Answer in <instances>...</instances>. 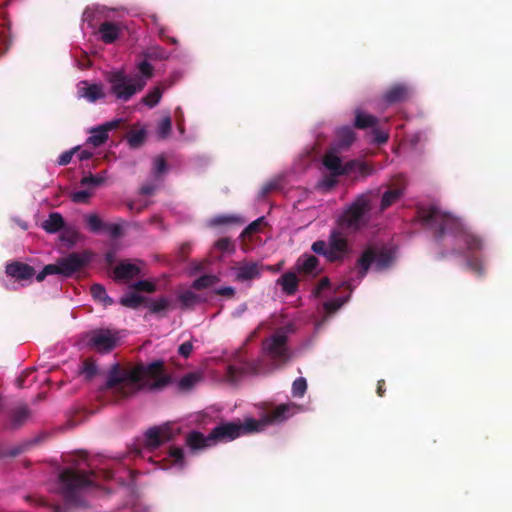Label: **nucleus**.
<instances>
[{
    "label": "nucleus",
    "mask_w": 512,
    "mask_h": 512,
    "mask_svg": "<svg viewBox=\"0 0 512 512\" xmlns=\"http://www.w3.org/2000/svg\"><path fill=\"white\" fill-rule=\"evenodd\" d=\"M416 218L432 232L433 239L438 245H443L447 236L452 237L455 246L450 250L441 251L440 259L449 255L464 256L466 252L472 254L483 248L484 244L480 236L465 227L459 218L442 211L436 205L418 207Z\"/></svg>",
    "instance_id": "nucleus-1"
},
{
    "label": "nucleus",
    "mask_w": 512,
    "mask_h": 512,
    "mask_svg": "<svg viewBox=\"0 0 512 512\" xmlns=\"http://www.w3.org/2000/svg\"><path fill=\"white\" fill-rule=\"evenodd\" d=\"M170 381L171 377L165 373L162 360H156L147 365L138 364L130 368L115 363L107 373L103 389L111 390L113 396L120 400L129 398L145 388L162 389Z\"/></svg>",
    "instance_id": "nucleus-2"
},
{
    "label": "nucleus",
    "mask_w": 512,
    "mask_h": 512,
    "mask_svg": "<svg viewBox=\"0 0 512 512\" xmlns=\"http://www.w3.org/2000/svg\"><path fill=\"white\" fill-rule=\"evenodd\" d=\"M92 476L94 472H84L74 468L63 469L58 477V490L65 502L79 504L82 490L93 485Z\"/></svg>",
    "instance_id": "nucleus-3"
},
{
    "label": "nucleus",
    "mask_w": 512,
    "mask_h": 512,
    "mask_svg": "<svg viewBox=\"0 0 512 512\" xmlns=\"http://www.w3.org/2000/svg\"><path fill=\"white\" fill-rule=\"evenodd\" d=\"M377 191H367L358 195L353 202L347 206L339 217V226L351 232L358 231L367 222L365 216L371 211L372 197L377 196Z\"/></svg>",
    "instance_id": "nucleus-4"
},
{
    "label": "nucleus",
    "mask_w": 512,
    "mask_h": 512,
    "mask_svg": "<svg viewBox=\"0 0 512 512\" xmlns=\"http://www.w3.org/2000/svg\"><path fill=\"white\" fill-rule=\"evenodd\" d=\"M262 430V423L253 418H246L243 422L240 420L231 422H221L216 425L209 433V439L213 444L218 442H229L236 438Z\"/></svg>",
    "instance_id": "nucleus-5"
},
{
    "label": "nucleus",
    "mask_w": 512,
    "mask_h": 512,
    "mask_svg": "<svg viewBox=\"0 0 512 512\" xmlns=\"http://www.w3.org/2000/svg\"><path fill=\"white\" fill-rule=\"evenodd\" d=\"M105 79L110 85V93L124 102L129 101L146 85V81L142 77L138 75L131 77L123 70L108 72Z\"/></svg>",
    "instance_id": "nucleus-6"
},
{
    "label": "nucleus",
    "mask_w": 512,
    "mask_h": 512,
    "mask_svg": "<svg viewBox=\"0 0 512 512\" xmlns=\"http://www.w3.org/2000/svg\"><path fill=\"white\" fill-rule=\"evenodd\" d=\"M262 349L276 368L285 366L293 356L288 346V335L283 328L263 340Z\"/></svg>",
    "instance_id": "nucleus-7"
},
{
    "label": "nucleus",
    "mask_w": 512,
    "mask_h": 512,
    "mask_svg": "<svg viewBox=\"0 0 512 512\" xmlns=\"http://www.w3.org/2000/svg\"><path fill=\"white\" fill-rule=\"evenodd\" d=\"M392 254L388 249H377L374 247L366 248L356 262L357 275L359 279H363L372 264H375L377 271L387 269L392 263Z\"/></svg>",
    "instance_id": "nucleus-8"
},
{
    "label": "nucleus",
    "mask_w": 512,
    "mask_h": 512,
    "mask_svg": "<svg viewBox=\"0 0 512 512\" xmlns=\"http://www.w3.org/2000/svg\"><path fill=\"white\" fill-rule=\"evenodd\" d=\"M89 262L85 254L72 252L68 256L59 258L56 263L44 266L47 275L58 274L64 278H69L81 270Z\"/></svg>",
    "instance_id": "nucleus-9"
},
{
    "label": "nucleus",
    "mask_w": 512,
    "mask_h": 512,
    "mask_svg": "<svg viewBox=\"0 0 512 512\" xmlns=\"http://www.w3.org/2000/svg\"><path fill=\"white\" fill-rule=\"evenodd\" d=\"M116 333L109 329H97L90 333L88 344L97 351L109 352L118 342Z\"/></svg>",
    "instance_id": "nucleus-10"
},
{
    "label": "nucleus",
    "mask_w": 512,
    "mask_h": 512,
    "mask_svg": "<svg viewBox=\"0 0 512 512\" xmlns=\"http://www.w3.org/2000/svg\"><path fill=\"white\" fill-rule=\"evenodd\" d=\"M299 406L294 403H284L276 406L274 409L268 411L262 420V428L267 424H280L291 418L297 413Z\"/></svg>",
    "instance_id": "nucleus-11"
},
{
    "label": "nucleus",
    "mask_w": 512,
    "mask_h": 512,
    "mask_svg": "<svg viewBox=\"0 0 512 512\" xmlns=\"http://www.w3.org/2000/svg\"><path fill=\"white\" fill-rule=\"evenodd\" d=\"M235 279L238 282H249L260 278L263 265L254 261H242L233 267Z\"/></svg>",
    "instance_id": "nucleus-12"
},
{
    "label": "nucleus",
    "mask_w": 512,
    "mask_h": 512,
    "mask_svg": "<svg viewBox=\"0 0 512 512\" xmlns=\"http://www.w3.org/2000/svg\"><path fill=\"white\" fill-rule=\"evenodd\" d=\"M7 276L13 278L16 281H28L31 280L35 275V269L23 262L12 261L5 267Z\"/></svg>",
    "instance_id": "nucleus-13"
},
{
    "label": "nucleus",
    "mask_w": 512,
    "mask_h": 512,
    "mask_svg": "<svg viewBox=\"0 0 512 512\" xmlns=\"http://www.w3.org/2000/svg\"><path fill=\"white\" fill-rule=\"evenodd\" d=\"M77 94L79 98H84L91 103L105 97L102 84H90L87 80H83L78 83Z\"/></svg>",
    "instance_id": "nucleus-14"
},
{
    "label": "nucleus",
    "mask_w": 512,
    "mask_h": 512,
    "mask_svg": "<svg viewBox=\"0 0 512 512\" xmlns=\"http://www.w3.org/2000/svg\"><path fill=\"white\" fill-rule=\"evenodd\" d=\"M171 440V434L166 428L152 427L145 433V443L150 449H156Z\"/></svg>",
    "instance_id": "nucleus-15"
},
{
    "label": "nucleus",
    "mask_w": 512,
    "mask_h": 512,
    "mask_svg": "<svg viewBox=\"0 0 512 512\" xmlns=\"http://www.w3.org/2000/svg\"><path fill=\"white\" fill-rule=\"evenodd\" d=\"M118 122H108L102 126L97 128H93L91 130V135L87 139V144L92 145L93 147H99L104 144L108 139V132L117 127Z\"/></svg>",
    "instance_id": "nucleus-16"
},
{
    "label": "nucleus",
    "mask_w": 512,
    "mask_h": 512,
    "mask_svg": "<svg viewBox=\"0 0 512 512\" xmlns=\"http://www.w3.org/2000/svg\"><path fill=\"white\" fill-rule=\"evenodd\" d=\"M410 95L409 88L404 84H395L391 86L383 95L385 103L392 105L408 100Z\"/></svg>",
    "instance_id": "nucleus-17"
},
{
    "label": "nucleus",
    "mask_w": 512,
    "mask_h": 512,
    "mask_svg": "<svg viewBox=\"0 0 512 512\" xmlns=\"http://www.w3.org/2000/svg\"><path fill=\"white\" fill-rule=\"evenodd\" d=\"M373 168L367 163L359 160H350L342 165L341 171H338L341 176L359 174L363 177L371 175Z\"/></svg>",
    "instance_id": "nucleus-18"
},
{
    "label": "nucleus",
    "mask_w": 512,
    "mask_h": 512,
    "mask_svg": "<svg viewBox=\"0 0 512 512\" xmlns=\"http://www.w3.org/2000/svg\"><path fill=\"white\" fill-rule=\"evenodd\" d=\"M114 277L117 280H130L137 277L140 274V268L133 263L120 262L114 268Z\"/></svg>",
    "instance_id": "nucleus-19"
},
{
    "label": "nucleus",
    "mask_w": 512,
    "mask_h": 512,
    "mask_svg": "<svg viewBox=\"0 0 512 512\" xmlns=\"http://www.w3.org/2000/svg\"><path fill=\"white\" fill-rule=\"evenodd\" d=\"M98 31L101 40L106 44H111L118 39L121 29L118 24L105 21L100 24Z\"/></svg>",
    "instance_id": "nucleus-20"
},
{
    "label": "nucleus",
    "mask_w": 512,
    "mask_h": 512,
    "mask_svg": "<svg viewBox=\"0 0 512 512\" xmlns=\"http://www.w3.org/2000/svg\"><path fill=\"white\" fill-rule=\"evenodd\" d=\"M277 284L286 295L292 296L298 290L299 279L294 272H286L277 279Z\"/></svg>",
    "instance_id": "nucleus-21"
},
{
    "label": "nucleus",
    "mask_w": 512,
    "mask_h": 512,
    "mask_svg": "<svg viewBox=\"0 0 512 512\" xmlns=\"http://www.w3.org/2000/svg\"><path fill=\"white\" fill-rule=\"evenodd\" d=\"M355 140V133L350 127L339 128L336 132L335 149L341 151L347 149Z\"/></svg>",
    "instance_id": "nucleus-22"
},
{
    "label": "nucleus",
    "mask_w": 512,
    "mask_h": 512,
    "mask_svg": "<svg viewBox=\"0 0 512 512\" xmlns=\"http://www.w3.org/2000/svg\"><path fill=\"white\" fill-rule=\"evenodd\" d=\"M31 411L26 405L14 408L10 413L9 426L11 429H18L29 419Z\"/></svg>",
    "instance_id": "nucleus-23"
},
{
    "label": "nucleus",
    "mask_w": 512,
    "mask_h": 512,
    "mask_svg": "<svg viewBox=\"0 0 512 512\" xmlns=\"http://www.w3.org/2000/svg\"><path fill=\"white\" fill-rule=\"evenodd\" d=\"M186 444L192 450H198L211 446L213 441L209 439V434L205 436L201 432L192 431L186 437Z\"/></svg>",
    "instance_id": "nucleus-24"
},
{
    "label": "nucleus",
    "mask_w": 512,
    "mask_h": 512,
    "mask_svg": "<svg viewBox=\"0 0 512 512\" xmlns=\"http://www.w3.org/2000/svg\"><path fill=\"white\" fill-rule=\"evenodd\" d=\"M404 194L402 186H395L385 191L381 198L380 210L385 211L394 203H396Z\"/></svg>",
    "instance_id": "nucleus-25"
},
{
    "label": "nucleus",
    "mask_w": 512,
    "mask_h": 512,
    "mask_svg": "<svg viewBox=\"0 0 512 512\" xmlns=\"http://www.w3.org/2000/svg\"><path fill=\"white\" fill-rule=\"evenodd\" d=\"M339 150L335 149V148H331L330 150H328L324 157H323V165L330 171V172H334V175H340V173H338V171H341V168H342V160L341 158L337 155V152Z\"/></svg>",
    "instance_id": "nucleus-26"
},
{
    "label": "nucleus",
    "mask_w": 512,
    "mask_h": 512,
    "mask_svg": "<svg viewBox=\"0 0 512 512\" xmlns=\"http://www.w3.org/2000/svg\"><path fill=\"white\" fill-rule=\"evenodd\" d=\"M65 226L63 216L58 212L49 214L48 219L42 223V228L50 234H54L62 230Z\"/></svg>",
    "instance_id": "nucleus-27"
},
{
    "label": "nucleus",
    "mask_w": 512,
    "mask_h": 512,
    "mask_svg": "<svg viewBox=\"0 0 512 512\" xmlns=\"http://www.w3.org/2000/svg\"><path fill=\"white\" fill-rule=\"evenodd\" d=\"M354 125L358 129L374 128L378 125V118L357 109L355 112Z\"/></svg>",
    "instance_id": "nucleus-28"
},
{
    "label": "nucleus",
    "mask_w": 512,
    "mask_h": 512,
    "mask_svg": "<svg viewBox=\"0 0 512 512\" xmlns=\"http://www.w3.org/2000/svg\"><path fill=\"white\" fill-rule=\"evenodd\" d=\"M328 246L342 255H345L348 250L347 239L338 231L331 232Z\"/></svg>",
    "instance_id": "nucleus-29"
},
{
    "label": "nucleus",
    "mask_w": 512,
    "mask_h": 512,
    "mask_svg": "<svg viewBox=\"0 0 512 512\" xmlns=\"http://www.w3.org/2000/svg\"><path fill=\"white\" fill-rule=\"evenodd\" d=\"M319 265V260L317 257L313 255L307 256L305 259H298L296 266L300 273L305 275H310L315 272Z\"/></svg>",
    "instance_id": "nucleus-30"
},
{
    "label": "nucleus",
    "mask_w": 512,
    "mask_h": 512,
    "mask_svg": "<svg viewBox=\"0 0 512 512\" xmlns=\"http://www.w3.org/2000/svg\"><path fill=\"white\" fill-rule=\"evenodd\" d=\"M90 293L94 300L102 303L105 307L114 303L113 299L107 295L106 289L101 284H93L90 287Z\"/></svg>",
    "instance_id": "nucleus-31"
},
{
    "label": "nucleus",
    "mask_w": 512,
    "mask_h": 512,
    "mask_svg": "<svg viewBox=\"0 0 512 512\" xmlns=\"http://www.w3.org/2000/svg\"><path fill=\"white\" fill-rule=\"evenodd\" d=\"M200 379V374L188 373L180 379L178 383L179 389L182 391H188L192 389L200 381Z\"/></svg>",
    "instance_id": "nucleus-32"
},
{
    "label": "nucleus",
    "mask_w": 512,
    "mask_h": 512,
    "mask_svg": "<svg viewBox=\"0 0 512 512\" xmlns=\"http://www.w3.org/2000/svg\"><path fill=\"white\" fill-rule=\"evenodd\" d=\"M144 300L145 298L143 296L138 295L137 293H130L121 297L120 304L127 308L136 309L144 302Z\"/></svg>",
    "instance_id": "nucleus-33"
},
{
    "label": "nucleus",
    "mask_w": 512,
    "mask_h": 512,
    "mask_svg": "<svg viewBox=\"0 0 512 512\" xmlns=\"http://www.w3.org/2000/svg\"><path fill=\"white\" fill-rule=\"evenodd\" d=\"M178 298L183 308L193 307L201 301V298L190 290L181 293Z\"/></svg>",
    "instance_id": "nucleus-34"
},
{
    "label": "nucleus",
    "mask_w": 512,
    "mask_h": 512,
    "mask_svg": "<svg viewBox=\"0 0 512 512\" xmlns=\"http://www.w3.org/2000/svg\"><path fill=\"white\" fill-rule=\"evenodd\" d=\"M144 56L146 59L163 60L168 57V54L164 48L155 45L148 47L144 52Z\"/></svg>",
    "instance_id": "nucleus-35"
},
{
    "label": "nucleus",
    "mask_w": 512,
    "mask_h": 512,
    "mask_svg": "<svg viewBox=\"0 0 512 512\" xmlns=\"http://www.w3.org/2000/svg\"><path fill=\"white\" fill-rule=\"evenodd\" d=\"M85 220L89 230L93 233L104 230L106 225L97 214H89L85 217Z\"/></svg>",
    "instance_id": "nucleus-36"
},
{
    "label": "nucleus",
    "mask_w": 512,
    "mask_h": 512,
    "mask_svg": "<svg viewBox=\"0 0 512 512\" xmlns=\"http://www.w3.org/2000/svg\"><path fill=\"white\" fill-rule=\"evenodd\" d=\"M146 138V131L144 129L133 130L128 133L127 141L133 148L139 147Z\"/></svg>",
    "instance_id": "nucleus-37"
},
{
    "label": "nucleus",
    "mask_w": 512,
    "mask_h": 512,
    "mask_svg": "<svg viewBox=\"0 0 512 512\" xmlns=\"http://www.w3.org/2000/svg\"><path fill=\"white\" fill-rule=\"evenodd\" d=\"M217 281H218V278L214 275H203V276L197 278L193 282L192 287L197 290H201V289H205L207 287L212 286Z\"/></svg>",
    "instance_id": "nucleus-38"
},
{
    "label": "nucleus",
    "mask_w": 512,
    "mask_h": 512,
    "mask_svg": "<svg viewBox=\"0 0 512 512\" xmlns=\"http://www.w3.org/2000/svg\"><path fill=\"white\" fill-rule=\"evenodd\" d=\"M162 97V91L159 87H155L150 91L143 99L142 102L148 107L152 108L156 106Z\"/></svg>",
    "instance_id": "nucleus-39"
},
{
    "label": "nucleus",
    "mask_w": 512,
    "mask_h": 512,
    "mask_svg": "<svg viewBox=\"0 0 512 512\" xmlns=\"http://www.w3.org/2000/svg\"><path fill=\"white\" fill-rule=\"evenodd\" d=\"M80 373L84 375L87 380H91L97 374V366L94 360L91 358L84 360Z\"/></svg>",
    "instance_id": "nucleus-40"
},
{
    "label": "nucleus",
    "mask_w": 512,
    "mask_h": 512,
    "mask_svg": "<svg viewBox=\"0 0 512 512\" xmlns=\"http://www.w3.org/2000/svg\"><path fill=\"white\" fill-rule=\"evenodd\" d=\"M466 265L469 269H471L473 272L477 273L479 276L484 274V266L478 257L468 255L466 260Z\"/></svg>",
    "instance_id": "nucleus-41"
},
{
    "label": "nucleus",
    "mask_w": 512,
    "mask_h": 512,
    "mask_svg": "<svg viewBox=\"0 0 512 512\" xmlns=\"http://www.w3.org/2000/svg\"><path fill=\"white\" fill-rule=\"evenodd\" d=\"M307 390V381L303 377L294 380L292 384V394L294 397H303Z\"/></svg>",
    "instance_id": "nucleus-42"
},
{
    "label": "nucleus",
    "mask_w": 512,
    "mask_h": 512,
    "mask_svg": "<svg viewBox=\"0 0 512 512\" xmlns=\"http://www.w3.org/2000/svg\"><path fill=\"white\" fill-rule=\"evenodd\" d=\"M348 298H335L324 303V310L327 314H333L338 311Z\"/></svg>",
    "instance_id": "nucleus-43"
},
{
    "label": "nucleus",
    "mask_w": 512,
    "mask_h": 512,
    "mask_svg": "<svg viewBox=\"0 0 512 512\" xmlns=\"http://www.w3.org/2000/svg\"><path fill=\"white\" fill-rule=\"evenodd\" d=\"M172 129V120L170 116L164 117L158 125V135L161 138H167Z\"/></svg>",
    "instance_id": "nucleus-44"
},
{
    "label": "nucleus",
    "mask_w": 512,
    "mask_h": 512,
    "mask_svg": "<svg viewBox=\"0 0 512 512\" xmlns=\"http://www.w3.org/2000/svg\"><path fill=\"white\" fill-rule=\"evenodd\" d=\"M105 181V177L102 176V175H93V174H89L88 176H85L83 177L81 180H80V184L82 186H93V187H98L100 186L101 184H103Z\"/></svg>",
    "instance_id": "nucleus-45"
},
{
    "label": "nucleus",
    "mask_w": 512,
    "mask_h": 512,
    "mask_svg": "<svg viewBox=\"0 0 512 512\" xmlns=\"http://www.w3.org/2000/svg\"><path fill=\"white\" fill-rule=\"evenodd\" d=\"M152 171L154 176L157 178L167 171V162L163 156H158L155 158Z\"/></svg>",
    "instance_id": "nucleus-46"
},
{
    "label": "nucleus",
    "mask_w": 512,
    "mask_h": 512,
    "mask_svg": "<svg viewBox=\"0 0 512 512\" xmlns=\"http://www.w3.org/2000/svg\"><path fill=\"white\" fill-rule=\"evenodd\" d=\"M169 457L173 459V464L184 466V452L180 447H171L169 449Z\"/></svg>",
    "instance_id": "nucleus-47"
},
{
    "label": "nucleus",
    "mask_w": 512,
    "mask_h": 512,
    "mask_svg": "<svg viewBox=\"0 0 512 512\" xmlns=\"http://www.w3.org/2000/svg\"><path fill=\"white\" fill-rule=\"evenodd\" d=\"M169 305H170L169 300L165 297H162L158 300L153 301L150 304L149 309L152 313H160V312L168 309Z\"/></svg>",
    "instance_id": "nucleus-48"
},
{
    "label": "nucleus",
    "mask_w": 512,
    "mask_h": 512,
    "mask_svg": "<svg viewBox=\"0 0 512 512\" xmlns=\"http://www.w3.org/2000/svg\"><path fill=\"white\" fill-rule=\"evenodd\" d=\"M92 192L89 190H79L71 194L70 198L74 203H88Z\"/></svg>",
    "instance_id": "nucleus-49"
},
{
    "label": "nucleus",
    "mask_w": 512,
    "mask_h": 512,
    "mask_svg": "<svg viewBox=\"0 0 512 512\" xmlns=\"http://www.w3.org/2000/svg\"><path fill=\"white\" fill-rule=\"evenodd\" d=\"M280 186L281 185H280V181L279 180H272V181L267 182L261 188L260 197L265 198L271 192L279 190Z\"/></svg>",
    "instance_id": "nucleus-50"
},
{
    "label": "nucleus",
    "mask_w": 512,
    "mask_h": 512,
    "mask_svg": "<svg viewBox=\"0 0 512 512\" xmlns=\"http://www.w3.org/2000/svg\"><path fill=\"white\" fill-rule=\"evenodd\" d=\"M133 288L137 291H143L147 293H153L156 290L154 283L147 280H140L134 283Z\"/></svg>",
    "instance_id": "nucleus-51"
},
{
    "label": "nucleus",
    "mask_w": 512,
    "mask_h": 512,
    "mask_svg": "<svg viewBox=\"0 0 512 512\" xmlns=\"http://www.w3.org/2000/svg\"><path fill=\"white\" fill-rule=\"evenodd\" d=\"M339 176L340 175H334V172H330L329 175H326L323 177V179L321 180L320 186L326 190L332 189L333 187L336 186V184L338 182L337 178Z\"/></svg>",
    "instance_id": "nucleus-52"
},
{
    "label": "nucleus",
    "mask_w": 512,
    "mask_h": 512,
    "mask_svg": "<svg viewBox=\"0 0 512 512\" xmlns=\"http://www.w3.org/2000/svg\"><path fill=\"white\" fill-rule=\"evenodd\" d=\"M79 148L78 147H75L71 150H68V151H65L63 152L59 157H58V160H57V163L61 166H65L67 164H69L72 160V157H73V154L78 151Z\"/></svg>",
    "instance_id": "nucleus-53"
},
{
    "label": "nucleus",
    "mask_w": 512,
    "mask_h": 512,
    "mask_svg": "<svg viewBox=\"0 0 512 512\" xmlns=\"http://www.w3.org/2000/svg\"><path fill=\"white\" fill-rule=\"evenodd\" d=\"M138 70L145 78H151L153 76V67L147 59L138 64Z\"/></svg>",
    "instance_id": "nucleus-54"
},
{
    "label": "nucleus",
    "mask_w": 512,
    "mask_h": 512,
    "mask_svg": "<svg viewBox=\"0 0 512 512\" xmlns=\"http://www.w3.org/2000/svg\"><path fill=\"white\" fill-rule=\"evenodd\" d=\"M263 221V217L258 218L257 220L250 223L242 232L243 236L252 235L260 230V224Z\"/></svg>",
    "instance_id": "nucleus-55"
},
{
    "label": "nucleus",
    "mask_w": 512,
    "mask_h": 512,
    "mask_svg": "<svg viewBox=\"0 0 512 512\" xmlns=\"http://www.w3.org/2000/svg\"><path fill=\"white\" fill-rule=\"evenodd\" d=\"M104 230L114 239L120 237L122 234V228L119 224L106 223Z\"/></svg>",
    "instance_id": "nucleus-56"
},
{
    "label": "nucleus",
    "mask_w": 512,
    "mask_h": 512,
    "mask_svg": "<svg viewBox=\"0 0 512 512\" xmlns=\"http://www.w3.org/2000/svg\"><path fill=\"white\" fill-rule=\"evenodd\" d=\"M193 351V344L190 341L183 342L179 348L178 353L184 358H188Z\"/></svg>",
    "instance_id": "nucleus-57"
},
{
    "label": "nucleus",
    "mask_w": 512,
    "mask_h": 512,
    "mask_svg": "<svg viewBox=\"0 0 512 512\" xmlns=\"http://www.w3.org/2000/svg\"><path fill=\"white\" fill-rule=\"evenodd\" d=\"M312 250L316 253V254H320V255H325L326 253V250L328 248V245L325 241L323 240H318V241H315L313 244H312Z\"/></svg>",
    "instance_id": "nucleus-58"
},
{
    "label": "nucleus",
    "mask_w": 512,
    "mask_h": 512,
    "mask_svg": "<svg viewBox=\"0 0 512 512\" xmlns=\"http://www.w3.org/2000/svg\"><path fill=\"white\" fill-rule=\"evenodd\" d=\"M328 261L330 262H335V261H339V260H342L344 255H342L341 253H338L336 251H334L332 248H330L328 246L327 250H326V253L324 255Z\"/></svg>",
    "instance_id": "nucleus-59"
},
{
    "label": "nucleus",
    "mask_w": 512,
    "mask_h": 512,
    "mask_svg": "<svg viewBox=\"0 0 512 512\" xmlns=\"http://www.w3.org/2000/svg\"><path fill=\"white\" fill-rule=\"evenodd\" d=\"M237 218L234 216H218L212 220L214 225H223L228 223L236 222Z\"/></svg>",
    "instance_id": "nucleus-60"
},
{
    "label": "nucleus",
    "mask_w": 512,
    "mask_h": 512,
    "mask_svg": "<svg viewBox=\"0 0 512 512\" xmlns=\"http://www.w3.org/2000/svg\"><path fill=\"white\" fill-rule=\"evenodd\" d=\"M373 134H374V140L378 144H384L388 141V134L379 129H374Z\"/></svg>",
    "instance_id": "nucleus-61"
},
{
    "label": "nucleus",
    "mask_w": 512,
    "mask_h": 512,
    "mask_svg": "<svg viewBox=\"0 0 512 512\" xmlns=\"http://www.w3.org/2000/svg\"><path fill=\"white\" fill-rule=\"evenodd\" d=\"M215 246L221 251H227L231 248L232 243L229 238H220L216 241Z\"/></svg>",
    "instance_id": "nucleus-62"
},
{
    "label": "nucleus",
    "mask_w": 512,
    "mask_h": 512,
    "mask_svg": "<svg viewBox=\"0 0 512 512\" xmlns=\"http://www.w3.org/2000/svg\"><path fill=\"white\" fill-rule=\"evenodd\" d=\"M35 371V369H27L25 370L16 380V384L18 388H24L25 387V381L27 377L32 374Z\"/></svg>",
    "instance_id": "nucleus-63"
},
{
    "label": "nucleus",
    "mask_w": 512,
    "mask_h": 512,
    "mask_svg": "<svg viewBox=\"0 0 512 512\" xmlns=\"http://www.w3.org/2000/svg\"><path fill=\"white\" fill-rule=\"evenodd\" d=\"M215 293L220 296L232 297L235 294L233 287L227 286L215 290Z\"/></svg>",
    "instance_id": "nucleus-64"
}]
</instances>
